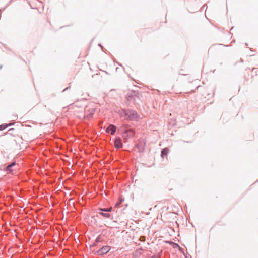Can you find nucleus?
Wrapping results in <instances>:
<instances>
[{"mask_svg": "<svg viewBox=\"0 0 258 258\" xmlns=\"http://www.w3.org/2000/svg\"><path fill=\"white\" fill-rule=\"evenodd\" d=\"M121 117H125L130 120H137L139 118L137 112L131 109H121L118 112Z\"/></svg>", "mask_w": 258, "mask_h": 258, "instance_id": "1", "label": "nucleus"}, {"mask_svg": "<svg viewBox=\"0 0 258 258\" xmlns=\"http://www.w3.org/2000/svg\"><path fill=\"white\" fill-rule=\"evenodd\" d=\"M122 131L123 132L122 136L125 142L127 141L128 138L133 137L135 134V132L133 129L128 128L127 125H124L122 127Z\"/></svg>", "mask_w": 258, "mask_h": 258, "instance_id": "2", "label": "nucleus"}, {"mask_svg": "<svg viewBox=\"0 0 258 258\" xmlns=\"http://www.w3.org/2000/svg\"><path fill=\"white\" fill-rule=\"evenodd\" d=\"M139 98L138 95V93L135 91H131L128 92L126 96V99L128 102L129 101H133L135 102L136 100V99H138Z\"/></svg>", "mask_w": 258, "mask_h": 258, "instance_id": "3", "label": "nucleus"}, {"mask_svg": "<svg viewBox=\"0 0 258 258\" xmlns=\"http://www.w3.org/2000/svg\"><path fill=\"white\" fill-rule=\"evenodd\" d=\"M110 246L108 245H105L97 250L96 251V253L99 255H103L104 254L108 253L110 251Z\"/></svg>", "mask_w": 258, "mask_h": 258, "instance_id": "4", "label": "nucleus"}, {"mask_svg": "<svg viewBox=\"0 0 258 258\" xmlns=\"http://www.w3.org/2000/svg\"><path fill=\"white\" fill-rule=\"evenodd\" d=\"M145 142H140L135 145V147L138 149L139 152L143 153L145 150Z\"/></svg>", "mask_w": 258, "mask_h": 258, "instance_id": "5", "label": "nucleus"}, {"mask_svg": "<svg viewBox=\"0 0 258 258\" xmlns=\"http://www.w3.org/2000/svg\"><path fill=\"white\" fill-rule=\"evenodd\" d=\"M114 146L115 148L119 149L122 147L123 144L120 138H116L114 140Z\"/></svg>", "mask_w": 258, "mask_h": 258, "instance_id": "6", "label": "nucleus"}, {"mask_svg": "<svg viewBox=\"0 0 258 258\" xmlns=\"http://www.w3.org/2000/svg\"><path fill=\"white\" fill-rule=\"evenodd\" d=\"M116 131V127L113 124H110L106 130V132L110 133L111 135H114Z\"/></svg>", "mask_w": 258, "mask_h": 258, "instance_id": "7", "label": "nucleus"}, {"mask_svg": "<svg viewBox=\"0 0 258 258\" xmlns=\"http://www.w3.org/2000/svg\"><path fill=\"white\" fill-rule=\"evenodd\" d=\"M85 111L86 113V118L87 119H89L92 115L94 113L95 109L94 108H89L87 109V107H86L85 108Z\"/></svg>", "mask_w": 258, "mask_h": 258, "instance_id": "8", "label": "nucleus"}, {"mask_svg": "<svg viewBox=\"0 0 258 258\" xmlns=\"http://www.w3.org/2000/svg\"><path fill=\"white\" fill-rule=\"evenodd\" d=\"M16 165V162H13L12 163H10L8 165H7L5 168L4 171L7 172L8 173H12L13 172V170L12 169V168Z\"/></svg>", "mask_w": 258, "mask_h": 258, "instance_id": "9", "label": "nucleus"}, {"mask_svg": "<svg viewBox=\"0 0 258 258\" xmlns=\"http://www.w3.org/2000/svg\"><path fill=\"white\" fill-rule=\"evenodd\" d=\"M169 149L168 148H163L161 153V156L162 158H164L166 156L169 152Z\"/></svg>", "mask_w": 258, "mask_h": 258, "instance_id": "10", "label": "nucleus"}, {"mask_svg": "<svg viewBox=\"0 0 258 258\" xmlns=\"http://www.w3.org/2000/svg\"><path fill=\"white\" fill-rule=\"evenodd\" d=\"M100 210L102 212H109L112 211V208L109 207L108 208H100Z\"/></svg>", "mask_w": 258, "mask_h": 258, "instance_id": "11", "label": "nucleus"}, {"mask_svg": "<svg viewBox=\"0 0 258 258\" xmlns=\"http://www.w3.org/2000/svg\"><path fill=\"white\" fill-rule=\"evenodd\" d=\"M99 214L105 218H110L111 217V215L109 213L100 212Z\"/></svg>", "mask_w": 258, "mask_h": 258, "instance_id": "12", "label": "nucleus"}, {"mask_svg": "<svg viewBox=\"0 0 258 258\" xmlns=\"http://www.w3.org/2000/svg\"><path fill=\"white\" fill-rule=\"evenodd\" d=\"M6 125V123L0 125V131H3V130L7 128Z\"/></svg>", "mask_w": 258, "mask_h": 258, "instance_id": "13", "label": "nucleus"}, {"mask_svg": "<svg viewBox=\"0 0 258 258\" xmlns=\"http://www.w3.org/2000/svg\"><path fill=\"white\" fill-rule=\"evenodd\" d=\"M123 201H124V199L123 198H120L119 201H118V202H117L116 203L115 206H118L119 205H120L122 203V202Z\"/></svg>", "mask_w": 258, "mask_h": 258, "instance_id": "14", "label": "nucleus"}, {"mask_svg": "<svg viewBox=\"0 0 258 258\" xmlns=\"http://www.w3.org/2000/svg\"><path fill=\"white\" fill-rule=\"evenodd\" d=\"M101 241V238L100 236H99L96 238V239L95 240V242L97 243L100 242Z\"/></svg>", "mask_w": 258, "mask_h": 258, "instance_id": "15", "label": "nucleus"}, {"mask_svg": "<svg viewBox=\"0 0 258 258\" xmlns=\"http://www.w3.org/2000/svg\"><path fill=\"white\" fill-rule=\"evenodd\" d=\"M140 240L141 241L144 242L145 241V237L144 236H141L140 238Z\"/></svg>", "mask_w": 258, "mask_h": 258, "instance_id": "16", "label": "nucleus"}, {"mask_svg": "<svg viewBox=\"0 0 258 258\" xmlns=\"http://www.w3.org/2000/svg\"><path fill=\"white\" fill-rule=\"evenodd\" d=\"M14 131V128H10L8 130V132H9V134H13V132Z\"/></svg>", "mask_w": 258, "mask_h": 258, "instance_id": "17", "label": "nucleus"}, {"mask_svg": "<svg viewBox=\"0 0 258 258\" xmlns=\"http://www.w3.org/2000/svg\"><path fill=\"white\" fill-rule=\"evenodd\" d=\"M14 122H11L10 123H6V126H7V127H9V126H11L12 125H13L14 124Z\"/></svg>", "mask_w": 258, "mask_h": 258, "instance_id": "18", "label": "nucleus"}, {"mask_svg": "<svg viewBox=\"0 0 258 258\" xmlns=\"http://www.w3.org/2000/svg\"><path fill=\"white\" fill-rule=\"evenodd\" d=\"M96 242H94L93 244H92L91 245V247H93V246H95L96 245Z\"/></svg>", "mask_w": 258, "mask_h": 258, "instance_id": "19", "label": "nucleus"}, {"mask_svg": "<svg viewBox=\"0 0 258 258\" xmlns=\"http://www.w3.org/2000/svg\"><path fill=\"white\" fill-rule=\"evenodd\" d=\"M69 88H70V87H67L66 89H64L63 90V92H64L66 90H68Z\"/></svg>", "mask_w": 258, "mask_h": 258, "instance_id": "20", "label": "nucleus"}, {"mask_svg": "<svg viewBox=\"0 0 258 258\" xmlns=\"http://www.w3.org/2000/svg\"><path fill=\"white\" fill-rule=\"evenodd\" d=\"M174 244L176 245V247H178L180 248V246L178 244H177V243H174Z\"/></svg>", "mask_w": 258, "mask_h": 258, "instance_id": "21", "label": "nucleus"}, {"mask_svg": "<svg viewBox=\"0 0 258 258\" xmlns=\"http://www.w3.org/2000/svg\"><path fill=\"white\" fill-rule=\"evenodd\" d=\"M3 66L2 64L0 65V69H1L2 68Z\"/></svg>", "mask_w": 258, "mask_h": 258, "instance_id": "22", "label": "nucleus"}]
</instances>
